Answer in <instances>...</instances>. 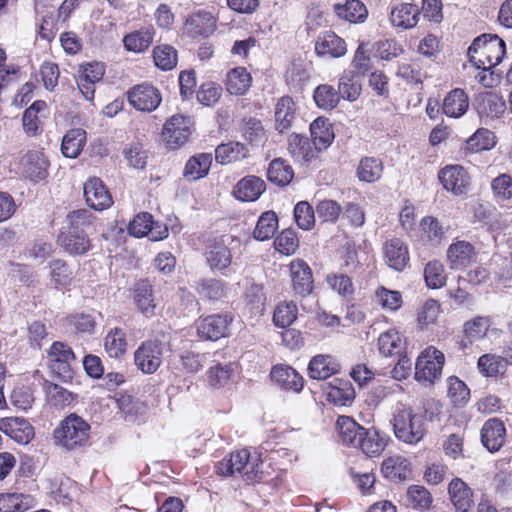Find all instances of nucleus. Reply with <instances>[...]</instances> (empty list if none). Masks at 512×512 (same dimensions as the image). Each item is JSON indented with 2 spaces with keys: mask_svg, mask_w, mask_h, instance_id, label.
I'll return each mask as SVG.
<instances>
[{
  "mask_svg": "<svg viewBox=\"0 0 512 512\" xmlns=\"http://www.w3.org/2000/svg\"><path fill=\"white\" fill-rule=\"evenodd\" d=\"M215 471L220 476L238 475L248 485L268 481L263 470L262 453L256 449L243 448L230 452L217 462Z\"/></svg>",
  "mask_w": 512,
  "mask_h": 512,
  "instance_id": "nucleus-1",
  "label": "nucleus"
},
{
  "mask_svg": "<svg viewBox=\"0 0 512 512\" xmlns=\"http://www.w3.org/2000/svg\"><path fill=\"white\" fill-rule=\"evenodd\" d=\"M93 216L86 209L72 211L67 216L69 226L58 235V243L70 255L86 254L91 248V241L85 228L92 224Z\"/></svg>",
  "mask_w": 512,
  "mask_h": 512,
  "instance_id": "nucleus-2",
  "label": "nucleus"
},
{
  "mask_svg": "<svg viewBox=\"0 0 512 512\" xmlns=\"http://www.w3.org/2000/svg\"><path fill=\"white\" fill-rule=\"evenodd\" d=\"M395 437L406 444L415 445L427 434L425 414L415 412L406 404L399 403L390 420Z\"/></svg>",
  "mask_w": 512,
  "mask_h": 512,
  "instance_id": "nucleus-3",
  "label": "nucleus"
},
{
  "mask_svg": "<svg viewBox=\"0 0 512 512\" xmlns=\"http://www.w3.org/2000/svg\"><path fill=\"white\" fill-rule=\"evenodd\" d=\"M90 425L82 417L71 413L60 421L53 432L55 444L73 451L83 447L89 440Z\"/></svg>",
  "mask_w": 512,
  "mask_h": 512,
  "instance_id": "nucleus-4",
  "label": "nucleus"
},
{
  "mask_svg": "<svg viewBox=\"0 0 512 512\" xmlns=\"http://www.w3.org/2000/svg\"><path fill=\"white\" fill-rule=\"evenodd\" d=\"M506 53V44L497 35L482 34L469 46L467 55L474 67H495Z\"/></svg>",
  "mask_w": 512,
  "mask_h": 512,
  "instance_id": "nucleus-5",
  "label": "nucleus"
},
{
  "mask_svg": "<svg viewBox=\"0 0 512 512\" xmlns=\"http://www.w3.org/2000/svg\"><path fill=\"white\" fill-rule=\"evenodd\" d=\"M195 131L192 116L176 113L166 119L161 130V139L168 150L184 147Z\"/></svg>",
  "mask_w": 512,
  "mask_h": 512,
  "instance_id": "nucleus-6",
  "label": "nucleus"
},
{
  "mask_svg": "<svg viewBox=\"0 0 512 512\" xmlns=\"http://www.w3.org/2000/svg\"><path fill=\"white\" fill-rule=\"evenodd\" d=\"M444 365V353L435 346H427L416 359L414 378L419 383L433 385L441 378Z\"/></svg>",
  "mask_w": 512,
  "mask_h": 512,
  "instance_id": "nucleus-7",
  "label": "nucleus"
},
{
  "mask_svg": "<svg viewBox=\"0 0 512 512\" xmlns=\"http://www.w3.org/2000/svg\"><path fill=\"white\" fill-rule=\"evenodd\" d=\"M217 23L218 18L213 12L207 9L194 10L185 16L182 34L192 40L207 39L216 32Z\"/></svg>",
  "mask_w": 512,
  "mask_h": 512,
  "instance_id": "nucleus-8",
  "label": "nucleus"
},
{
  "mask_svg": "<svg viewBox=\"0 0 512 512\" xmlns=\"http://www.w3.org/2000/svg\"><path fill=\"white\" fill-rule=\"evenodd\" d=\"M443 189L454 196L466 195L472 185V177L467 168L460 164H448L437 174Z\"/></svg>",
  "mask_w": 512,
  "mask_h": 512,
  "instance_id": "nucleus-9",
  "label": "nucleus"
},
{
  "mask_svg": "<svg viewBox=\"0 0 512 512\" xmlns=\"http://www.w3.org/2000/svg\"><path fill=\"white\" fill-rule=\"evenodd\" d=\"M203 256L212 272H223L233 261V254L226 243L225 236L208 237L204 241Z\"/></svg>",
  "mask_w": 512,
  "mask_h": 512,
  "instance_id": "nucleus-10",
  "label": "nucleus"
},
{
  "mask_svg": "<svg viewBox=\"0 0 512 512\" xmlns=\"http://www.w3.org/2000/svg\"><path fill=\"white\" fill-rule=\"evenodd\" d=\"M230 312L216 313L201 316L196 321V330L199 338L203 340L218 341L229 336V328L233 322Z\"/></svg>",
  "mask_w": 512,
  "mask_h": 512,
  "instance_id": "nucleus-11",
  "label": "nucleus"
},
{
  "mask_svg": "<svg viewBox=\"0 0 512 512\" xmlns=\"http://www.w3.org/2000/svg\"><path fill=\"white\" fill-rule=\"evenodd\" d=\"M288 268L293 293L302 298L310 295L314 290V276L309 264L304 259L296 258Z\"/></svg>",
  "mask_w": 512,
  "mask_h": 512,
  "instance_id": "nucleus-12",
  "label": "nucleus"
},
{
  "mask_svg": "<svg viewBox=\"0 0 512 512\" xmlns=\"http://www.w3.org/2000/svg\"><path fill=\"white\" fill-rule=\"evenodd\" d=\"M492 321L489 316H475L463 323L461 334L456 341L459 350L465 352L475 342L483 340L491 327Z\"/></svg>",
  "mask_w": 512,
  "mask_h": 512,
  "instance_id": "nucleus-13",
  "label": "nucleus"
},
{
  "mask_svg": "<svg viewBox=\"0 0 512 512\" xmlns=\"http://www.w3.org/2000/svg\"><path fill=\"white\" fill-rule=\"evenodd\" d=\"M163 347L160 340H146L134 353V362L145 374H153L162 363Z\"/></svg>",
  "mask_w": 512,
  "mask_h": 512,
  "instance_id": "nucleus-14",
  "label": "nucleus"
},
{
  "mask_svg": "<svg viewBox=\"0 0 512 512\" xmlns=\"http://www.w3.org/2000/svg\"><path fill=\"white\" fill-rule=\"evenodd\" d=\"M130 235L138 238L147 236L151 241H161L168 237L169 231L165 224L155 222L152 214L142 212L130 220Z\"/></svg>",
  "mask_w": 512,
  "mask_h": 512,
  "instance_id": "nucleus-15",
  "label": "nucleus"
},
{
  "mask_svg": "<svg viewBox=\"0 0 512 512\" xmlns=\"http://www.w3.org/2000/svg\"><path fill=\"white\" fill-rule=\"evenodd\" d=\"M384 263L396 272H403L410 267V251L408 244L398 237L384 242L382 247Z\"/></svg>",
  "mask_w": 512,
  "mask_h": 512,
  "instance_id": "nucleus-16",
  "label": "nucleus"
},
{
  "mask_svg": "<svg viewBox=\"0 0 512 512\" xmlns=\"http://www.w3.org/2000/svg\"><path fill=\"white\" fill-rule=\"evenodd\" d=\"M75 359L72 349L62 342H54L48 351L49 367L62 380L72 377L71 363Z\"/></svg>",
  "mask_w": 512,
  "mask_h": 512,
  "instance_id": "nucleus-17",
  "label": "nucleus"
},
{
  "mask_svg": "<svg viewBox=\"0 0 512 512\" xmlns=\"http://www.w3.org/2000/svg\"><path fill=\"white\" fill-rule=\"evenodd\" d=\"M314 51L318 57L337 59L347 54L348 46L335 31L324 30L315 39Z\"/></svg>",
  "mask_w": 512,
  "mask_h": 512,
  "instance_id": "nucleus-18",
  "label": "nucleus"
},
{
  "mask_svg": "<svg viewBox=\"0 0 512 512\" xmlns=\"http://www.w3.org/2000/svg\"><path fill=\"white\" fill-rule=\"evenodd\" d=\"M390 442V436L378 428H364L356 449L369 458H375L382 455Z\"/></svg>",
  "mask_w": 512,
  "mask_h": 512,
  "instance_id": "nucleus-19",
  "label": "nucleus"
},
{
  "mask_svg": "<svg viewBox=\"0 0 512 512\" xmlns=\"http://www.w3.org/2000/svg\"><path fill=\"white\" fill-rule=\"evenodd\" d=\"M162 101L161 92L152 84L143 83L130 89V105L142 112L156 110Z\"/></svg>",
  "mask_w": 512,
  "mask_h": 512,
  "instance_id": "nucleus-20",
  "label": "nucleus"
},
{
  "mask_svg": "<svg viewBox=\"0 0 512 512\" xmlns=\"http://www.w3.org/2000/svg\"><path fill=\"white\" fill-rule=\"evenodd\" d=\"M506 438L507 430L501 419L492 417L484 422L480 431V440L490 453L500 451L506 442Z\"/></svg>",
  "mask_w": 512,
  "mask_h": 512,
  "instance_id": "nucleus-21",
  "label": "nucleus"
},
{
  "mask_svg": "<svg viewBox=\"0 0 512 512\" xmlns=\"http://www.w3.org/2000/svg\"><path fill=\"white\" fill-rule=\"evenodd\" d=\"M446 256L451 270H464L476 262L477 251L470 242L457 240L449 245Z\"/></svg>",
  "mask_w": 512,
  "mask_h": 512,
  "instance_id": "nucleus-22",
  "label": "nucleus"
},
{
  "mask_svg": "<svg viewBox=\"0 0 512 512\" xmlns=\"http://www.w3.org/2000/svg\"><path fill=\"white\" fill-rule=\"evenodd\" d=\"M298 107L291 96L280 97L274 107L275 130L280 134L290 131L297 118Z\"/></svg>",
  "mask_w": 512,
  "mask_h": 512,
  "instance_id": "nucleus-23",
  "label": "nucleus"
},
{
  "mask_svg": "<svg viewBox=\"0 0 512 512\" xmlns=\"http://www.w3.org/2000/svg\"><path fill=\"white\" fill-rule=\"evenodd\" d=\"M83 190L87 205L96 211H103L113 203L109 191L102 180L97 177L89 178L85 182Z\"/></svg>",
  "mask_w": 512,
  "mask_h": 512,
  "instance_id": "nucleus-24",
  "label": "nucleus"
},
{
  "mask_svg": "<svg viewBox=\"0 0 512 512\" xmlns=\"http://www.w3.org/2000/svg\"><path fill=\"white\" fill-rule=\"evenodd\" d=\"M474 105L481 118H500L507 109L504 97L495 92H483L476 96Z\"/></svg>",
  "mask_w": 512,
  "mask_h": 512,
  "instance_id": "nucleus-25",
  "label": "nucleus"
},
{
  "mask_svg": "<svg viewBox=\"0 0 512 512\" xmlns=\"http://www.w3.org/2000/svg\"><path fill=\"white\" fill-rule=\"evenodd\" d=\"M287 150L293 160L299 163H309L318 158L320 153L307 136L298 133L288 137Z\"/></svg>",
  "mask_w": 512,
  "mask_h": 512,
  "instance_id": "nucleus-26",
  "label": "nucleus"
},
{
  "mask_svg": "<svg viewBox=\"0 0 512 512\" xmlns=\"http://www.w3.org/2000/svg\"><path fill=\"white\" fill-rule=\"evenodd\" d=\"M332 11L338 20L350 24H362L369 15L368 8L362 0H345L343 3H335Z\"/></svg>",
  "mask_w": 512,
  "mask_h": 512,
  "instance_id": "nucleus-27",
  "label": "nucleus"
},
{
  "mask_svg": "<svg viewBox=\"0 0 512 512\" xmlns=\"http://www.w3.org/2000/svg\"><path fill=\"white\" fill-rule=\"evenodd\" d=\"M341 370L338 359L330 354H318L313 356L308 364V376L314 380H325L336 375Z\"/></svg>",
  "mask_w": 512,
  "mask_h": 512,
  "instance_id": "nucleus-28",
  "label": "nucleus"
},
{
  "mask_svg": "<svg viewBox=\"0 0 512 512\" xmlns=\"http://www.w3.org/2000/svg\"><path fill=\"white\" fill-rule=\"evenodd\" d=\"M381 475L395 483L407 480L412 472L411 463L401 455H393L385 458L380 467Z\"/></svg>",
  "mask_w": 512,
  "mask_h": 512,
  "instance_id": "nucleus-29",
  "label": "nucleus"
},
{
  "mask_svg": "<svg viewBox=\"0 0 512 512\" xmlns=\"http://www.w3.org/2000/svg\"><path fill=\"white\" fill-rule=\"evenodd\" d=\"M364 428L353 417L347 415L339 416L335 423L339 442L349 448L356 449Z\"/></svg>",
  "mask_w": 512,
  "mask_h": 512,
  "instance_id": "nucleus-30",
  "label": "nucleus"
},
{
  "mask_svg": "<svg viewBox=\"0 0 512 512\" xmlns=\"http://www.w3.org/2000/svg\"><path fill=\"white\" fill-rule=\"evenodd\" d=\"M448 494L451 503L457 511L468 512L474 505L473 490L459 477H455L450 481Z\"/></svg>",
  "mask_w": 512,
  "mask_h": 512,
  "instance_id": "nucleus-31",
  "label": "nucleus"
},
{
  "mask_svg": "<svg viewBox=\"0 0 512 512\" xmlns=\"http://www.w3.org/2000/svg\"><path fill=\"white\" fill-rule=\"evenodd\" d=\"M271 378L285 391L299 393L304 387V378L293 367L279 364L273 366Z\"/></svg>",
  "mask_w": 512,
  "mask_h": 512,
  "instance_id": "nucleus-32",
  "label": "nucleus"
},
{
  "mask_svg": "<svg viewBox=\"0 0 512 512\" xmlns=\"http://www.w3.org/2000/svg\"><path fill=\"white\" fill-rule=\"evenodd\" d=\"M266 190L263 179L255 175H248L237 182L233 189L234 196L244 202H253Z\"/></svg>",
  "mask_w": 512,
  "mask_h": 512,
  "instance_id": "nucleus-33",
  "label": "nucleus"
},
{
  "mask_svg": "<svg viewBox=\"0 0 512 512\" xmlns=\"http://www.w3.org/2000/svg\"><path fill=\"white\" fill-rule=\"evenodd\" d=\"M420 14L421 11L416 4L399 3L390 12V22L393 27L411 29L417 25Z\"/></svg>",
  "mask_w": 512,
  "mask_h": 512,
  "instance_id": "nucleus-34",
  "label": "nucleus"
},
{
  "mask_svg": "<svg viewBox=\"0 0 512 512\" xmlns=\"http://www.w3.org/2000/svg\"><path fill=\"white\" fill-rule=\"evenodd\" d=\"M0 430L20 444H27L34 437L33 427L26 419L20 417L0 420Z\"/></svg>",
  "mask_w": 512,
  "mask_h": 512,
  "instance_id": "nucleus-35",
  "label": "nucleus"
},
{
  "mask_svg": "<svg viewBox=\"0 0 512 512\" xmlns=\"http://www.w3.org/2000/svg\"><path fill=\"white\" fill-rule=\"evenodd\" d=\"M133 299L137 309L143 315L152 317L155 314L154 290L149 280L142 279L135 283Z\"/></svg>",
  "mask_w": 512,
  "mask_h": 512,
  "instance_id": "nucleus-36",
  "label": "nucleus"
},
{
  "mask_svg": "<svg viewBox=\"0 0 512 512\" xmlns=\"http://www.w3.org/2000/svg\"><path fill=\"white\" fill-rule=\"evenodd\" d=\"M195 290L203 300L219 302L227 297L229 285L222 279L203 278L196 283Z\"/></svg>",
  "mask_w": 512,
  "mask_h": 512,
  "instance_id": "nucleus-37",
  "label": "nucleus"
},
{
  "mask_svg": "<svg viewBox=\"0 0 512 512\" xmlns=\"http://www.w3.org/2000/svg\"><path fill=\"white\" fill-rule=\"evenodd\" d=\"M309 130L313 145H315L319 152L326 150L335 139L333 125L325 117H318L312 121Z\"/></svg>",
  "mask_w": 512,
  "mask_h": 512,
  "instance_id": "nucleus-38",
  "label": "nucleus"
},
{
  "mask_svg": "<svg viewBox=\"0 0 512 512\" xmlns=\"http://www.w3.org/2000/svg\"><path fill=\"white\" fill-rule=\"evenodd\" d=\"M442 112L449 118H460L469 108V97L462 88H454L443 99Z\"/></svg>",
  "mask_w": 512,
  "mask_h": 512,
  "instance_id": "nucleus-39",
  "label": "nucleus"
},
{
  "mask_svg": "<svg viewBox=\"0 0 512 512\" xmlns=\"http://www.w3.org/2000/svg\"><path fill=\"white\" fill-rule=\"evenodd\" d=\"M48 165L49 163L42 153L31 151L22 159V172L31 181L38 182L46 178Z\"/></svg>",
  "mask_w": 512,
  "mask_h": 512,
  "instance_id": "nucleus-40",
  "label": "nucleus"
},
{
  "mask_svg": "<svg viewBox=\"0 0 512 512\" xmlns=\"http://www.w3.org/2000/svg\"><path fill=\"white\" fill-rule=\"evenodd\" d=\"M248 156V147L239 141L221 143L215 148V160L221 165L239 162L246 159Z\"/></svg>",
  "mask_w": 512,
  "mask_h": 512,
  "instance_id": "nucleus-41",
  "label": "nucleus"
},
{
  "mask_svg": "<svg viewBox=\"0 0 512 512\" xmlns=\"http://www.w3.org/2000/svg\"><path fill=\"white\" fill-rule=\"evenodd\" d=\"M384 172L383 161L374 156H364L359 160L355 175L360 182L373 184L378 182Z\"/></svg>",
  "mask_w": 512,
  "mask_h": 512,
  "instance_id": "nucleus-42",
  "label": "nucleus"
},
{
  "mask_svg": "<svg viewBox=\"0 0 512 512\" xmlns=\"http://www.w3.org/2000/svg\"><path fill=\"white\" fill-rule=\"evenodd\" d=\"M252 81V76L247 69L238 66L227 72L224 84L228 93L239 96L246 94Z\"/></svg>",
  "mask_w": 512,
  "mask_h": 512,
  "instance_id": "nucleus-43",
  "label": "nucleus"
},
{
  "mask_svg": "<svg viewBox=\"0 0 512 512\" xmlns=\"http://www.w3.org/2000/svg\"><path fill=\"white\" fill-rule=\"evenodd\" d=\"M211 153H198L188 159L183 176L189 181H196L208 175L212 165Z\"/></svg>",
  "mask_w": 512,
  "mask_h": 512,
  "instance_id": "nucleus-44",
  "label": "nucleus"
},
{
  "mask_svg": "<svg viewBox=\"0 0 512 512\" xmlns=\"http://www.w3.org/2000/svg\"><path fill=\"white\" fill-rule=\"evenodd\" d=\"M350 66L352 68L350 73L359 77H365L372 71L373 61L369 42L361 41L358 43L353 53Z\"/></svg>",
  "mask_w": 512,
  "mask_h": 512,
  "instance_id": "nucleus-45",
  "label": "nucleus"
},
{
  "mask_svg": "<svg viewBox=\"0 0 512 512\" xmlns=\"http://www.w3.org/2000/svg\"><path fill=\"white\" fill-rule=\"evenodd\" d=\"M294 178V170L287 160L283 158L273 159L267 169V179L269 182L285 187L291 183Z\"/></svg>",
  "mask_w": 512,
  "mask_h": 512,
  "instance_id": "nucleus-46",
  "label": "nucleus"
},
{
  "mask_svg": "<svg viewBox=\"0 0 512 512\" xmlns=\"http://www.w3.org/2000/svg\"><path fill=\"white\" fill-rule=\"evenodd\" d=\"M420 232L423 241L430 246H439L445 239L444 227L433 216H425L421 219Z\"/></svg>",
  "mask_w": 512,
  "mask_h": 512,
  "instance_id": "nucleus-47",
  "label": "nucleus"
},
{
  "mask_svg": "<svg viewBox=\"0 0 512 512\" xmlns=\"http://www.w3.org/2000/svg\"><path fill=\"white\" fill-rule=\"evenodd\" d=\"M86 143V131L81 128L68 130L63 136L61 143L62 154L67 158L79 156Z\"/></svg>",
  "mask_w": 512,
  "mask_h": 512,
  "instance_id": "nucleus-48",
  "label": "nucleus"
},
{
  "mask_svg": "<svg viewBox=\"0 0 512 512\" xmlns=\"http://www.w3.org/2000/svg\"><path fill=\"white\" fill-rule=\"evenodd\" d=\"M404 344L402 335L396 329H389L378 338L379 352L386 357L401 356Z\"/></svg>",
  "mask_w": 512,
  "mask_h": 512,
  "instance_id": "nucleus-49",
  "label": "nucleus"
},
{
  "mask_svg": "<svg viewBox=\"0 0 512 512\" xmlns=\"http://www.w3.org/2000/svg\"><path fill=\"white\" fill-rule=\"evenodd\" d=\"M34 505L35 499L29 494H0V512H24Z\"/></svg>",
  "mask_w": 512,
  "mask_h": 512,
  "instance_id": "nucleus-50",
  "label": "nucleus"
},
{
  "mask_svg": "<svg viewBox=\"0 0 512 512\" xmlns=\"http://www.w3.org/2000/svg\"><path fill=\"white\" fill-rule=\"evenodd\" d=\"M152 58L158 69L170 71L178 64V51L170 44H159L153 48Z\"/></svg>",
  "mask_w": 512,
  "mask_h": 512,
  "instance_id": "nucleus-51",
  "label": "nucleus"
},
{
  "mask_svg": "<svg viewBox=\"0 0 512 512\" xmlns=\"http://www.w3.org/2000/svg\"><path fill=\"white\" fill-rule=\"evenodd\" d=\"M423 277L426 286L433 290L444 287L447 282L445 267L443 263L437 259L430 260L425 264Z\"/></svg>",
  "mask_w": 512,
  "mask_h": 512,
  "instance_id": "nucleus-52",
  "label": "nucleus"
},
{
  "mask_svg": "<svg viewBox=\"0 0 512 512\" xmlns=\"http://www.w3.org/2000/svg\"><path fill=\"white\" fill-rule=\"evenodd\" d=\"M329 288L343 299H351L355 293V286L350 276L344 273L331 272L325 277Z\"/></svg>",
  "mask_w": 512,
  "mask_h": 512,
  "instance_id": "nucleus-53",
  "label": "nucleus"
},
{
  "mask_svg": "<svg viewBox=\"0 0 512 512\" xmlns=\"http://www.w3.org/2000/svg\"><path fill=\"white\" fill-rule=\"evenodd\" d=\"M273 246L281 255H294L300 246L298 233L293 228L283 229L274 238Z\"/></svg>",
  "mask_w": 512,
  "mask_h": 512,
  "instance_id": "nucleus-54",
  "label": "nucleus"
},
{
  "mask_svg": "<svg viewBox=\"0 0 512 512\" xmlns=\"http://www.w3.org/2000/svg\"><path fill=\"white\" fill-rule=\"evenodd\" d=\"M156 30L153 25L141 26L130 32V52L145 53L152 46Z\"/></svg>",
  "mask_w": 512,
  "mask_h": 512,
  "instance_id": "nucleus-55",
  "label": "nucleus"
},
{
  "mask_svg": "<svg viewBox=\"0 0 512 512\" xmlns=\"http://www.w3.org/2000/svg\"><path fill=\"white\" fill-rule=\"evenodd\" d=\"M355 398V391L349 381H339L338 385H330L327 388L326 399L337 406H347Z\"/></svg>",
  "mask_w": 512,
  "mask_h": 512,
  "instance_id": "nucleus-56",
  "label": "nucleus"
},
{
  "mask_svg": "<svg viewBox=\"0 0 512 512\" xmlns=\"http://www.w3.org/2000/svg\"><path fill=\"white\" fill-rule=\"evenodd\" d=\"M277 214L272 211L263 212L256 223L253 236L258 241H266L272 238L278 229Z\"/></svg>",
  "mask_w": 512,
  "mask_h": 512,
  "instance_id": "nucleus-57",
  "label": "nucleus"
},
{
  "mask_svg": "<svg viewBox=\"0 0 512 512\" xmlns=\"http://www.w3.org/2000/svg\"><path fill=\"white\" fill-rule=\"evenodd\" d=\"M234 373L233 364L216 363L206 372L207 382L213 389L224 388L230 382Z\"/></svg>",
  "mask_w": 512,
  "mask_h": 512,
  "instance_id": "nucleus-58",
  "label": "nucleus"
},
{
  "mask_svg": "<svg viewBox=\"0 0 512 512\" xmlns=\"http://www.w3.org/2000/svg\"><path fill=\"white\" fill-rule=\"evenodd\" d=\"M477 368L484 377H497L504 372L506 363L503 357L486 353L478 358Z\"/></svg>",
  "mask_w": 512,
  "mask_h": 512,
  "instance_id": "nucleus-59",
  "label": "nucleus"
},
{
  "mask_svg": "<svg viewBox=\"0 0 512 512\" xmlns=\"http://www.w3.org/2000/svg\"><path fill=\"white\" fill-rule=\"evenodd\" d=\"M242 136L250 145H262L266 141V132L261 120L255 117L245 118L242 125Z\"/></svg>",
  "mask_w": 512,
  "mask_h": 512,
  "instance_id": "nucleus-60",
  "label": "nucleus"
},
{
  "mask_svg": "<svg viewBox=\"0 0 512 512\" xmlns=\"http://www.w3.org/2000/svg\"><path fill=\"white\" fill-rule=\"evenodd\" d=\"M298 315V307L293 301H283L277 304L273 313V323L279 328L291 326Z\"/></svg>",
  "mask_w": 512,
  "mask_h": 512,
  "instance_id": "nucleus-61",
  "label": "nucleus"
},
{
  "mask_svg": "<svg viewBox=\"0 0 512 512\" xmlns=\"http://www.w3.org/2000/svg\"><path fill=\"white\" fill-rule=\"evenodd\" d=\"M409 505L417 511H427L433 503V497L428 489L421 485H410L407 489Z\"/></svg>",
  "mask_w": 512,
  "mask_h": 512,
  "instance_id": "nucleus-62",
  "label": "nucleus"
},
{
  "mask_svg": "<svg viewBox=\"0 0 512 512\" xmlns=\"http://www.w3.org/2000/svg\"><path fill=\"white\" fill-rule=\"evenodd\" d=\"M313 98L320 109L332 110L338 105L341 97L333 86L320 84L315 88Z\"/></svg>",
  "mask_w": 512,
  "mask_h": 512,
  "instance_id": "nucleus-63",
  "label": "nucleus"
},
{
  "mask_svg": "<svg viewBox=\"0 0 512 512\" xmlns=\"http://www.w3.org/2000/svg\"><path fill=\"white\" fill-rule=\"evenodd\" d=\"M223 93L222 86L214 81L201 83L196 91L197 101L206 107L215 106L221 99Z\"/></svg>",
  "mask_w": 512,
  "mask_h": 512,
  "instance_id": "nucleus-64",
  "label": "nucleus"
}]
</instances>
